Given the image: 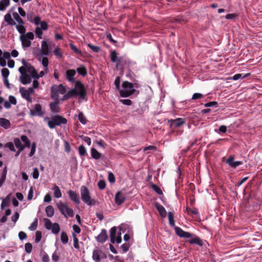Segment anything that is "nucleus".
I'll list each match as a JSON object with an SVG mask.
<instances>
[{"instance_id":"obj_1","label":"nucleus","mask_w":262,"mask_h":262,"mask_svg":"<svg viewBox=\"0 0 262 262\" xmlns=\"http://www.w3.org/2000/svg\"><path fill=\"white\" fill-rule=\"evenodd\" d=\"M135 91L134 84L131 82L125 81L122 83L119 93L121 97H127L134 94Z\"/></svg>"},{"instance_id":"obj_2","label":"nucleus","mask_w":262,"mask_h":262,"mask_svg":"<svg viewBox=\"0 0 262 262\" xmlns=\"http://www.w3.org/2000/svg\"><path fill=\"white\" fill-rule=\"evenodd\" d=\"M44 121L48 122V126L51 129L55 128L56 126H59L62 124H65L67 123V120L65 118L58 115L53 116L51 119L48 117H45Z\"/></svg>"},{"instance_id":"obj_3","label":"nucleus","mask_w":262,"mask_h":262,"mask_svg":"<svg viewBox=\"0 0 262 262\" xmlns=\"http://www.w3.org/2000/svg\"><path fill=\"white\" fill-rule=\"evenodd\" d=\"M80 194L82 201L89 206H91L95 204V200L92 199L90 195V192L88 188L84 186H82L80 188Z\"/></svg>"},{"instance_id":"obj_4","label":"nucleus","mask_w":262,"mask_h":262,"mask_svg":"<svg viewBox=\"0 0 262 262\" xmlns=\"http://www.w3.org/2000/svg\"><path fill=\"white\" fill-rule=\"evenodd\" d=\"M34 38V35L31 32H28L24 35H21L20 36V40L21 42L23 48L26 49L30 47L31 45V40H33Z\"/></svg>"},{"instance_id":"obj_5","label":"nucleus","mask_w":262,"mask_h":262,"mask_svg":"<svg viewBox=\"0 0 262 262\" xmlns=\"http://www.w3.org/2000/svg\"><path fill=\"white\" fill-rule=\"evenodd\" d=\"M58 208L61 213L66 217H73L74 215L73 210L69 207L67 205L64 203H58L57 204Z\"/></svg>"},{"instance_id":"obj_6","label":"nucleus","mask_w":262,"mask_h":262,"mask_svg":"<svg viewBox=\"0 0 262 262\" xmlns=\"http://www.w3.org/2000/svg\"><path fill=\"white\" fill-rule=\"evenodd\" d=\"M50 53L49 47L45 40L41 41V49L38 53H35L34 51V54L36 56H47L49 55Z\"/></svg>"},{"instance_id":"obj_7","label":"nucleus","mask_w":262,"mask_h":262,"mask_svg":"<svg viewBox=\"0 0 262 262\" xmlns=\"http://www.w3.org/2000/svg\"><path fill=\"white\" fill-rule=\"evenodd\" d=\"M129 63V61L123 57H120L118 61L116 64V68L123 71L125 69L127 68Z\"/></svg>"},{"instance_id":"obj_8","label":"nucleus","mask_w":262,"mask_h":262,"mask_svg":"<svg viewBox=\"0 0 262 262\" xmlns=\"http://www.w3.org/2000/svg\"><path fill=\"white\" fill-rule=\"evenodd\" d=\"M77 90V94L80 98L84 99L86 95V92L83 84L79 81L75 82V88Z\"/></svg>"},{"instance_id":"obj_9","label":"nucleus","mask_w":262,"mask_h":262,"mask_svg":"<svg viewBox=\"0 0 262 262\" xmlns=\"http://www.w3.org/2000/svg\"><path fill=\"white\" fill-rule=\"evenodd\" d=\"M30 113L32 116H42L45 112L42 110V107L39 104H36L33 109L30 110Z\"/></svg>"},{"instance_id":"obj_10","label":"nucleus","mask_w":262,"mask_h":262,"mask_svg":"<svg viewBox=\"0 0 262 262\" xmlns=\"http://www.w3.org/2000/svg\"><path fill=\"white\" fill-rule=\"evenodd\" d=\"M174 230L176 234L181 237L190 238L192 236V235L191 233L184 231L179 227H176L174 228Z\"/></svg>"},{"instance_id":"obj_11","label":"nucleus","mask_w":262,"mask_h":262,"mask_svg":"<svg viewBox=\"0 0 262 262\" xmlns=\"http://www.w3.org/2000/svg\"><path fill=\"white\" fill-rule=\"evenodd\" d=\"M169 122H170V126L174 127H179L185 123V119L181 118L173 120L171 119Z\"/></svg>"},{"instance_id":"obj_12","label":"nucleus","mask_w":262,"mask_h":262,"mask_svg":"<svg viewBox=\"0 0 262 262\" xmlns=\"http://www.w3.org/2000/svg\"><path fill=\"white\" fill-rule=\"evenodd\" d=\"M115 203L118 205H121L126 200L125 195L122 191H118L115 195Z\"/></svg>"},{"instance_id":"obj_13","label":"nucleus","mask_w":262,"mask_h":262,"mask_svg":"<svg viewBox=\"0 0 262 262\" xmlns=\"http://www.w3.org/2000/svg\"><path fill=\"white\" fill-rule=\"evenodd\" d=\"M19 92L23 98L25 99L29 102H32V99L31 94L27 91V89L25 88H20L19 89Z\"/></svg>"},{"instance_id":"obj_14","label":"nucleus","mask_w":262,"mask_h":262,"mask_svg":"<svg viewBox=\"0 0 262 262\" xmlns=\"http://www.w3.org/2000/svg\"><path fill=\"white\" fill-rule=\"evenodd\" d=\"M32 78L31 75L28 73H25L23 75H20V81L23 84L27 85L31 82Z\"/></svg>"},{"instance_id":"obj_15","label":"nucleus","mask_w":262,"mask_h":262,"mask_svg":"<svg viewBox=\"0 0 262 262\" xmlns=\"http://www.w3.org/2000/svg\"><path fill=\"white\" fill-rule=\"evenodd\" d=\"M107 238V232L105 229H102L100 233L97 236L96 240L98 242L103 243Z\"/></svg>"},{"instance_id":"obj_16","label":"nucleus","mask_w":262,"mask_h":262,"mask_svg":"<svg viewBox=\"0 0 262 262\" xmlns=\"http://www.w3.org/2000/svg\"><path fill=\"white\" fill-rule=\"evenodd\" d=\"M68 194L69 195L70 199L74 202L75 203L77 204H79L80 203L79 198L78 196V194L76 192L73 190H69L68 191Z\"/></svg>"},{"instance_id":"obj_17","label":"nucleus","mask_w":262,"mask_h":262,"mask_svg":"<svg viewBox=\"0 0 262 262\" xmlns=\"http://www.w3.org/2000/svg\"><path fill=\"white\" fill-rule=\"evenodd\" d=\"M76 74V71L74 70H68L66 71V78L70 82L75 81L74 76Z\"/></svg>"},{"instance_id":"obj_18","label":"nucleus","mask_w":262,"mask_h":262,"mask_svg":"<svg viewBox=\"0 0 262 262\" xmlns=\"http://www.w3.org/2000/svg\"><path fill=\"white\" fill-rule=\"evenodd\" d=\"M59 85H54L51 89V96L53 99H57L59 94Z\"/></svg>"},{"instance_id":"obj_19","label":"nucleus","mask_w":262,"mask_h":262,"mask_svg":"<svg viewBox=\"0 0 262 262\" xmlns=\"http://www.w3.org/2000/svg\"><path fill=\"white\" fill-rule=\"evenodd\" d=\"M155 207L157 210L158 211V212H159V214L162 217L164 218L166 216V211L165 208L162 205H161L158 203H156L155 204Z\"/></svg>"},{"instance_id":"obj_20","label":"nucleus","mask_w":262,"mask_h":262,"mask_svg":"<svg viewBox=\"0 0 262 262\" xmlns=\"http://www.w3.org/2000/svg\"><path fill=\"white\" fill-rule=\"evenodd\" d=\"M226 163L229 164L231 167L233 168H236L238 166L241 165L242 164L241 161H234V158L233 157H229L226 160Z\"/></svg>"},{"instance_id":"obj_21","label":"nucleus","mask_w":262,"mask_h":262,"mask_svg":"<svg viewBox=\"0 0 262 262\" xmlns=\"http://www.w3.org/2000/svg\"><path fill=\"white\" fill-rule=\"evenodd\" d=\"M102 252L101 250L95 249L93 252L92 258L95 262H99L100 261V256Z\"/></svg>"},{"instance_id":"obj_22","label":"nucleus","mask_w":262,"mask_h":262,"mask_svg":"<svg viewBox=\"0 0 262 262\" xmlns=\"http://www.w3.org/2000/svg\"><path fill=\"white\" fill-rule=\"evenodd\" d=\"M117 228L116 227L111 228L110 230V239L111 242L114 244L116 242V239L117 237Z\"/></svg>"},{"instance_id":"obj_23","label":"nucleus","mask_w":262,"mask_h":262,"mask_svg":"<svg viewBox=\"0 0 262 262\" xmlns=\"http://www.w3.org/2000/svg\"><path fill=\"white\" fill-rule=\"evenodd\" d=\"M4 20L10 26H14L16 25V23L12 18L11 14L10 12L7 13L4 16Z\"/></svg>"},{"instance_id":"obj_24","label":"nucleus","mask_w":262,"mask_h":262,"mask_svg":"<svg viewBox=\"0 0 262 262\" xmlns=\"http://www.w3.org/2000/svg\"><path fill=\"white\" fill-rule=\"evenodd\" d=\"M26 68V72L31 75L33 78H34L35 76H36V71L35 70L34 67L30 64L29 65H28V66Z\"/></svg>"},{"instance_id":"obj_25","label":"nucleus","mask_w":262,"mask_h":262,"mask_svg":"<svg viewBox=\"0 0 262 262\" xmlns=\"http://www.w3.org/2000/svg\"><path fill=\"white\" fill-rule=\"evenodd\" d=\"M51 111L54 113H57L59 112V103L57 101L51 102L50 104Z\"/></svg>"},{"instance_id":"obj_26","label":"nucleus","mask_w":262,"mask_h":262,"mask_svg":"<svg viewBox=\"0 0 262 262\" xmlns=\"http://www.w3.org/2000/svg\"><path fill=\"white\" fill-rule=\"evenodd\" d=\"M0 126L5 129H8L10 126V122L6 119L0 118Z\"/></svg>"},{"instance_id":"obj_27","label":"nucleus","mask_w":262,"mask_h":262,"mask_svg":"<svg viewBox=\"0 0 262 262\" xmlns=\"http://www.w3.org/2000/svg\"><path fill=\"white\" fill-rule=\"evenodd\" d=\"M10 4V0H1L0 1V11H4Z\"/></svg>"},{"instance_id":"obj_28","label":"nucleus","mask_w":262,"mask_h":262,"mask_svg":"<svg viewBox=\"0 0 262 262\" xmlns=\"http://www.w3.org/2000/svg\"><path fill=\"white\" fill-rule=\"evenodd\" d=\"M46 212L48 217H52L54 213V209L52 206H48L46 208Z\"/></svg>"},{"instance_id":"obj_29","label":"nucleus","mask_w":262,"mask_h":262,"mask_svg":"<svg viewBox=\"0 0 262 262\" xmlns=\"http://www.w3.org/2000/svg\"><path fill=\"white\" fill-rule=\"evenodd\" d=\"M38 60L39 61H41L42 66L46 68V69L47 68L49 64V60L48 58L46 56H38Z\"/></svg>"},{"instance_id":"obj_30","label":"nucleus","mask_w":262,"mask_h":262,"mask_svg":"<svg viewBox=\"0 0 262 262\" xmlns=\"http://www.w3.org/2000/svg\"><path fill=\"white\" fill-rule=\"evenodd\" d=\"M13 17L17 22L18 25H24V22L23 19L20 17L19 15L17 12H13L12 13Z\"/></svg>"},{"instance_id":"obj_31","label":"nucleus","mask_w":262,"mask_h":262,"mask_svg":"<svg viewBox=\"0 0 262 262\" xmlns=\"http://www.w3.org/2000/svg\"><path fill=\"white\" fill-rule=\"evenodd\" d=\"M53 190L54 192V195L56 198H60L61 197V192L58 186H55L53 188Z\"/></svg>"},{"instance_id":"obj_32","label":"nucleus","mask_w":262,"mask_h":262,"mask_svg":"<svg viewBox=\"0 0 262 262\" xmlns=\"http://www.w3.org/2000/svg\"><path fill=\"white\" fill-rule=\"evenodd\" d=\"M14 143L15 144V146L18 149L19 151H21L24 150V148L23 146L19 139L15 138L14 140Z\"/></svg>"},{"instance_id":"obj_33","label":"nucleus","mask_w":262,"mask_h":262,"mask_svg":"<svg viewBox=\"0 0 262 262\" xmlns=\"http://www.w3.org/2000/svg\"><path fill=\"white\" fill-rule=\"evenodd\" d=\"M91 155L93 158L95 159H99L101 157V154L95 148L91 149Z\"/></svg>"},{"instance_id":"obj_34","label":"nucleus","mask_w":262,"mask_h":262,"mask_svg":"<svg viewBox=\"0 0 262 262\" xmlns=\"http://www.w3.org/2000/svg\"><path fill=\"white\" fill-rule=\"evenodd\" d=\"M118 58L117 56V53L116 51L114 50L111 53V60L113 62H115L116 64L117 63L118 61Z\"/></svg>"},{"instance_id":"obj_35","label":"nucleus","mask_w":262,"mask_h":262,"mask_svg":"<svg viewBox=\"0 0 262 262\" xmlns=\"http://www.w3.org/2000/svg\"><path fill=\"white\" fill-rule=\"evenodd\" d=\"M168 217L169 225L173 227L175 225V222L174 220V215L172 212H169L168 213Z\"/></svg>"},{"instance_id":"obj_36","label":"nucleus","mask_w":262,"mask_h":262,"mask_svg":"<svg viewBox=\"0 0 262 262\" xmlns=\"http://www.w3.org/2000/svg\"><path fill=\"white\" fill-rule=\"evenodd\" d=\"M53 233L57 234L59 233L60 230V227L57 223H54L52 226L51 227V229Z\"/></svg>"},{"instance_id":"obj_37","label":"nucleus","mask_w":262,"mask_h":262,"mask_svg":"<svg viewBox=\"0 0 262 262\" xmlns=\"http://www.w3.org/2000/svg\"><path fill=\"white\" fill-rule=\"evenodd\" d=\"M189 243L190 244H197L200 246H202V242L201 240L198 237H194L193 238L191 239L189 241Z\"/></svg>"},{"instance_id":"obj_38","label":"nucleus","mask_w":262,"mask_h":262,"mask_svg":"<svg viewBox=\"0 0 262 262\" xmlns=\"http://www.w3.org/2000/svg\"><path fill=\"white\" fill-rule=\"evenodd\" d=\"M16 28L18 32L21 34V35H24L25 34L26 32V28L23 26V25H16Z\"/></svg>"},{"instance_id":"obj_39","label":"nucleus","mask_w":262,"mask_h":262,"mask_svg":"<svg viewBox=\"0 0 262 262\" xmlns=\"http://www.w3.org/2000/svg\"><path fill=\"white\" fill-rule=\"evenodd\" d=\"M78 117V120L82 124H85L87 123L88 120L82 112L79 113Z\"/></svg>"},{"instance_id":"obj_40","label":"nucleus","mask_w":262,"mask_h":262,"mask_svg":"<svg viewBox=\"0 0 262 262\" xmlns=\"http://www.w3.org/2000/svg\"><path fill=\"white\" fill-rule=\"evenodd\" d=\"M60 239L61 242L63 244H66L68 242V237L67 233L65 232H62L61 233Z\"/></svg>"},{"instance_id":"obj_41","label":"nucleus","mask_w":262,"mask_h":262,"mask_svg":"<svg viewBox=\"0 0 262 262\" xmlns=\"http://www.w3.org/2000/svg\"><path fill=\"white\" fill-rule=\"evenodd\" d=\"M21 140L26 144V146L28 148L30 147L31 143L28 138L26 135H22L20 137Z\"/></svg>"},{"instance_id":"obj_42","label":"nucleus","mask_w":262,"mask_h":262,"mask_svg":"<svg viewBox=\"0 0 262 262\" xmlns=\"http://www.w3.org/2000/svg\"><path fill=\"white\" fill-rule=\"evenodd\" d=\"M28 20L31 23H34L36 25H39L40 23L41 22L40 18L38 16H35L34 19H30L29 18V16L28 15Z\"/></svg>"},{"instance_id":"obj_43","label":"nucleus","mask_w":262,"mask_h":262,"mask_svg":"<svg viewBox=\"0 0 262 262\" xmlns=\"http://www.w3.org/2000/svg\"><path fill=\"white\" fill-rule=\"evenodd\" d=\"M43 221L46 228L47 230H50L53 224H52L51 221L48 219H44Z\"/></svg>"},{"instance_id":"obj_44","label":"nucleus","mask_w":262,"mask_h":262,"mask_svg":"<svg viewBox=\"0 0 262 262\" xmlns=\"http://www.w3.org/2000/svg\"><path fill=\"white\" fill-rule=\"evenodd\" d=\"M151 188H152V189L155 192H156L158 194H159V195L163 194V192L159 187H158V186H157L156 185H155L153 183H152L151 184Z\"/></svg>"},{"instance_id":"obj_45","label":"nucleus","mask_w":262,"mask_h":262,"mask_svg":"<svg viewBox=\"0 0 262 262\" xmlns=\"http://www.w3.org/2000/svg\"><path fill=\"white\" fill-rule=\"evenodd\" d=\"M38 224V219L37 218L35 219L33 222L31 224V226L29 227V229L31 231L35 230Z\"/></svg>"},{"instance_id":"obj_46","label":"nucleus","mask_w":262,"mask_h":262,"mask_svg":"<svg viewBox=\"0 0 262 262\" xmlns=\"http://www.w3.org/2000/svg\"><path fill=\"white\" fill-rule=\"evenodd\" d=\"M54 54L57 58H62V54L61 50L59 47H56L54 50Z\"/></svg>"},{"instance_id":"obj_47","label":"nucleus","mask_w":262,"mask_h":262,"mask_svg":"<svg viewBox=\"0 0 262 262\" xmlns=\"http://www.w3.org/2000/svg\"><path fill=\"white\" fill-rule=\"evenodd\" d=\"M88 46L95 53H98L100 51V48L99 46H94L91 43H88Z\"/></svg>"},{"instance_id":"obj_48","label":"nucleus","mask_w":262,"mask_h":262,"mask_svg":"<svg viewBox=\"0 0 262 262\" xmlns=\"http://www.w3.org/2000/svg\"><path fill=\"white\" fill-rule=\"evenodd\" d=\"M67 93H68L70 98L72 97L75 96H78V95L77 94V90L74 88L69 91Z\"/></svg>"},{"instance_id":"obj_49","label":"nucleus","mask_w":262,"mask_h":262,"mask_svg":"<svg viewBox=\"0 0 262 262\" xmlns=\"http://www.w3.org/2000/svg\"><path fill=\"white\" fill-rule=\"evenodd\" d=\"M67 93H68L70 98L72 97L75 96H78V95L77 94V90L74 88L69 91Z\"/></svg>"},{"instance_id":"obj_50","label":"nucleus","mask_w":262,"mask_h":262,"mask_svg":"<svg viewBox=\"0 0 262 262\" xmlns=\"http://www.w3.org/2000/svg\"><path fill=\"white\" fill-rule=\"evenodd\" d=\"M70 46L71 50H73L75 53L79 55L82 54L81 51L79 50L74 44L71 43Z\"/></svg>"},{"instance_id":"obj_51","label":"nucleus","mask_w":262,"mask_h":262,"mask_svg":"<svg viewBox=\"0 0 262 262\" xmlns=\"http://www.w3.org/2000/svg\"><path fill=\"white\" fill-rule=\"evenodd\" d=\"M79 154L81 156H84L86 153V150L83 145H80L78 148Z\"/></svg>"},{"instance_id":"obj_52","label":"nucleus","mask_w":262,"mask_h":262,"mask_svg":"<svg viewBox=\"0 0 262 262\" xmlns=\"http://www.w3.org/2000/svg\"><path fill=\"white\" fill-rule=\"evenodd\" d=\"M35 34L37 37L39 39L42 38V31L40 28L37 27L35 30Z\"/></svg>"},{"instance_id":"obj_53","label":"nucleus","mask_w":262,"mask_h":262,"mask_svg":"<svg viewBox=\"0 0 262 262\" xmlns=\"http://www.w3.org/2000/svg\"><path fill=\"white\" fill-rule=\"evenodd\" d=\"M114 84L116 86V89L119 91L121 89V87L120 85V77L119 76H117L116 77Z\"/></svg>"},{"instance_id":"obj_54","label":"nucleus","mask_w":262,"mask_h":262,"mask_svg":"<svg viewBox=\"0 0 262 262\" xmlns=\"http://www.w3.org/2000/svg\"><path fill=\"white\" fill-rule=\"evenodd\" d=\"M77 72L82 76H85L86 74V70L84 67L78 68L77 69Z\"/></svg>"},{"instance_id":"obj_55","label":"nucleus","mask_w":262,"mask_h":262,"mask_svg":"<svg viewBox=\"0 0 262 262\" xmlns=\"http://www.w3.org/2000/svg\"><path fill=\"white\" fill-rule=\"evenodd\" d=\"M48 69H45V71H41L39 74H37V72H36V76H35L34 78L35 79H38L40 77H43L45 74L48 73Z\"/></svg>"},{"instance_id":"obj_56","label":"nucleus","mask_w":262,"mask_h":262,"mask_svg":"<svg viewBox=\"0 0 262 262\" xmlns=\"http://www.w3.org/2000/svg\"><path fill=\"white\" fill-rule=\"evenodd\" d=\"M186 210L189 214H198V211L196 208L191 209L190 208L187 207Z\"/></svg>"},{"instance_id":"obj_57","label":"nucleus","mask_w":262,"mask_h":262,"mask_svg":"<svg viewBox=\"0 0 262 262\" xmlns=\"http://www.w3.org/2000/svg\"><path fill=\"white\" fill-rule=\"evenodd\" d=\"M25 251L27 253H30L31 252L32 250V246L31 244L29 243H26L25 245Z\"/></svg>"},{"instance_id":"obj_58","label":"nucleus","mask_w":262,"mask_h":262,"mask_svg":"<svg viewBox=\"0 0 262 262\" xmlns=\"http://www.w3.org/2000/svg\"><path fill=\"white\" fill-rule=\"evenodd\" d=\"M204 97V95L201 93H196L193 94L192 96V100H196L202 99Z\"/></svg>"},{"instance_id":"obj_59","label":"nucleus","mask_w":262,"mask_h":262,"mask_svg":"<svg viewBox=\"0 0 262 262\" xmlns=\"http://www.w3.org/2000/svg\"><path fill=\"white\" fill-rule=\"evenodd\" d=\"M2 74L4 77V78H8L9 75V71L7 68H3L2 70Z\"/></svg>"},{"instance_id":"obj_60","label":"nucleus","mask_w":262,"mask_h":262,"mask_svg":"<svg viewBox=\"0 0 262 262\" xmlns=\"http://www.w3.org/2000/svg\"><path fill=\"white\" fill-rule=\"evenodd\" d=\"M41 238V233L40 231H36L35 233V242L36 243H38L40 242Z\"/></svg>"},{"instance_id":"obj_61","label":"nucleus","mask_w":262,"mask_h":262,"mask_svg":"<svg viewBox=\"0 0 262 262\" xmlns=\"http://www.w3.org/2000/svg\"><path fill=\"white\" fill-rule=\"evenodd\" d=\"M73 236L74 247L75 248L78 249L79 248V244H78V239L74 233L73 234Z\"/></svg>"},{"instance_id":"obj_62","label":"nucleus","mask_w":262,"mask_h":262,"mask_svg":"<svg viewBox=\"0 0 262 262\" xmlns=\"http://www.w3.org/2000/svg\"><path fill=\"white\" fill-rule=\"evenodd\" d=\"M119 231L117 232V237H116V242H117L118 244H120L122 242V238H121V228H119Z\"/></svg>"},{"instance_id":"obj_63","label":"nucleus","mask_w":262,"mask_h":262,"mask_svg":"<svg viewBox=\"0 0 262 262\" xmlns=\"http://www.w3.org/2000/svg\"><path fill=\"white\" fill-rule=\"evenodd\" d=\"M5 147L8 148L11 151H15V149L14 148V146L13 145V143L12 142H8L7 143Z\"/></svg>"},{"instance_id":"obj_64","label":"nucleus","mask_w":262,"mask_h":262,"mask_svg":"<svg viewBox=\"0 0 262 262\" xmlns=\"http://www.w3.org/2000/svg\"><path fill=\"white\" fill-rule=\"evenodd\" d=\"M39 176V171L37 168H34L33 169V171L32 172V177L34 179H37Z\"/></svg>"}]
</instances>
